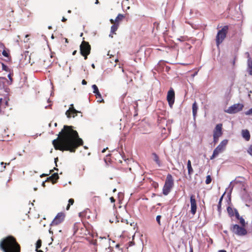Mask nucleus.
<instances>
[{
    "label": "nucleus",
    "instance_id": "obj_1",
    "mask_svg": "<svg viewBox=\"0 0 252 252\" xmlns=\"http://www.w3.org/2000/svg\"><path fill=\"white\" fill-rule=\"evenodd\" d=\"M52 144L56 150L74 153L79 146L83 144V141L73 126L64 125L58 137L52 141Z\"/></svg>",
    "mask_w": 252,
    "mask_h": 252
},
{
    "label": "nucleus",
    "instance_id": "obj_2",
    "mask_svg": "<svg viewBox=\"0 0 252 252\" xmlns=\"http://www.w3.org/2000/svg\"><path fill=\"white\" fill-rule=\"evenodd\" d=\"M0 250L3 252H20V247L13 236L8 235L0 241Z\"/></svg>",
    "mask_w": 252,
    "mask_h": 252
},
{
    "label": "nucleus",
    "instance_id": "obj_3",
    "mask_svg": "<svg viewBox=\"0 0 252 252\" xmlns=\"http://www.w3.org/2000/svg\"><path fill=\"white\" fill-rule=\"evenodd\" d=\"M174 186V180L171 174H168L162 189V193L167 195Z\"/></svg>",
    "mask_w": 252,
    "mask_h": 252
},
{
    "label": "nucleus",
    "instance_id": "obj_4",
    "mask_svg": "<svg viewBox=\"0 0 252 252\" xmlns=\"http://www.w3.org/2000/svg\"><path fill=\"white\" fill-rule=\"evenodd\" d=\"M228 26H224L221 30H220L217 34L216 37V44L218 46L221 44L224 38L226 37V34L228 32Z\"/></svg>",
    "mask_w": 252,
    "mask_h": 252
},
{
    "label": "nucleus",
    "instance_id": "obj_5",
    "mask_svg": "<svg viewBox=\"0 0 252 252\" xmlns=\"http://www.w3.org/2000/svg\"><path fill=\"white\" fill-rule=\"evenodd\" d=\"M246 226L239 225L238 224H232L230 227V230L234 234L238 236H245L247 234V230L245 228Z\"/></svg>",
    "mask_w": 252,
    "mask_h": 252
},
{
    "label": "nucleus",
    "instance_id": "obj_6",
    "mask_svg": "<svg viewBox=\"0 0 252 252\" xmlns=\"http://www.w3.org/2000/svg\"><path fill=\"white\" fill-rule=\"evenodd\" d=\"M244 107V105L242 103H236L229 107L225 112L228 114H233L237 113L241 111Z\"/></svg>",
    "mask_w": 252,
    "mask_h": 252
},
{
    "label": "nucleus",
    "instance_id": "obj_7",
    "mask_svg": "<svg viewBox=\"0 0 252 252\" xmlns=\"http://www.w3.org/2000/svg\"><path fill=\"white\" fill-rule=\"evenodd\" d=\"M91 49V46L88 42L83 41L80 45V52L81 55H89Z\"/></svg>",
    "mask_w": 252,
    "mask_h": 252
},
{
    "label": "nucleus",
    "instance_id": "obj_8",
    "mask_svg": "<svg viewBox=\"0 0 252 252\" xmlns=\"http://www.w3.org/2000/svg\"><path fill=\"white\" fill-rule=\"evenodd\" d=\"M65 218V215L63 212H60L58 213L57 216L55 217V218L54 219V220H52L51 223H50L51 226H54V225H57L61 222H62Z\"/></svg>",
    "mask_w": 252,
    "mask_h": 252
},
{
    "label": "nucleus",
    "instance_id": "obj_9",
    "mask_svg": "<svg viewBox=\"0 0 252 252\" xmlns=\"http://www.w3.org/2000/svg\"><path fill=\"white\" fill-rule=\"evenodd\" d=\"M166 98L168 102L169 106L170 108H172L175 101V92L172 88H171L168 91Z\"/></svg>",
    "mask_w": 252,
    "mask_h": 252
},
{
    "label": "nucleus",
    "instance_id": "obj_10",
    "mask_svg": "<svg viewBox=\"0 0 252 252\" xmlns=\"http://www.w3.org/2000/svg\"><path fill=\"white\" fill-rule=\"evenodd\" d=\"M190 213L193 215H195L197 210L196 201L195 200V195L191 194L190 195Z\"/></svg>",
    "mask_w": 252,
    "mask_h": 252
},
{
    "label": "nucleus",
    "instance_id": "obj_11",
    "mask_svg": "<svg viewBox=\"0 0 252 252\" xmlns=\"http://www.w3.org/2000/svg\"><path fill=\"white\" fill-rule=\"evenodd\" d=\"M227 139H224L220 143V144L214 149L219 154L225 148L226 145L228 143Z\"/></svg>",
    "mask_w": 252,
    "mask_h": 252
},
{
    "label": "nucleus",
    "instance_id": "obj_12",
    "mask_svg": "<svg viewBox=\"0 0 252 252\" xmlns=\"http://www.w3.org/2000/svg\"><path fill=\"white\" fill-rule=\"evenodd\" d=\"M59 179V176L58 173H54L51 176L47 177L46 179V181L47 182L52 183V184H56Z\"/></svg>",
    "mask_w": 252,
    "mask_h": 252
},
{
    "label": "nucleus",
    "instance_id": "obj_13",
    "mask_svg": "<svg viewBox=\"0 0 252 252\" xmlns=\"http://www.w3.org/2000/svg\"><path fill=\"white\" fill-rule=\"evenodd\" d=\"M71 112H73V113H81L80 111H79L77 110L76 109L74 108V105H73V104H71L70 105L69 109H68L65 112V115H66V117L68 118H71Z\"/></svg>",
    "mask_w": 252,
    "mask_h": 252
},
{
    "label": "nucleus",
    "instance_id": "obj_14",
    "mask_svg": "<svg viewBox=\"0 0 252 252\" xmlns=\"http://www.w3.org/2000/svg\"><path fill=\"white\" fill-rule=\"evenodd\" d=\"M216 134L218 136H221L222 134V124H217L215 128L214 131V134Z\"/></svg>",
    "mask_w": 252,
    "mask_h": 252
},
{
    "label": "nucleus",
    "instance_id": "obj_15",
    "mask_svg": "<svg viewBox=\"0 0 252 252\" xmlns=\"http://www.w3.org/2000/svg\"><path fill=\"white\" fill-rule=\"evenodd\" d=\"M92 88L93 90V93L95 94L96 98H101L102 96L99 91L97 86L96 85L94 84L92 86Z\"/></svg>",
    "mask_w": 252,
    "mask_h": 252
},
{
    "label": "nucleus",
    "instance_id": "obj_16",
    "mask_svg": "<svg viewBox=\"0 0 252 252\" xmlns=\"http://www.w3.org/2000/svg\"><path fill=\"white\" fill-rule=\"evenodd\" d=\"M198 110V105L197 102L195 101L192 105V115L194 120H195V118L197 115Z\"/></svg>",
    "mask_w": 252,
    "mask_h": 252
},
{
    "label": "nucleus",
    "instance_id": "obj_17",
    "mask_svg": "<svg viewBox=\"0 0 252 252\" xmlns=\"http://www.w3.org/2000/svg\"><path fill=\"white\" fill-rule=\"evenodd\" d=\"M242 136L246 141H249L251 138L250 133L248 129H243L242 130Z\"/></svg>",
    "mask_w": 252,
    "mask_h": 252
},
{
    "label": "nucleus",
    "instance_id": "obj_18",
    "mask_svg": "<svg viewBox=\"0 0 252 252\" xmlns=\"http://www.w3.org/2000/svg\"><path fill=\"white\" fill-rule=\"evenodd\" d=\"M241 199L246 202L250 199V196L245 189H244V190L241 194Z\"/></svg>",
    "mask_w": 252,
    "mask_h": 252
},
{
    "label": "nucleus",
    "instance_id": "obj_19",
    "mask_svg": "<svg viewBox=\"0 0 252 252\" xmlns=\"http://www.w3.org/2000/svg\"><path fill=\"white\" fill-rule=\"evenodd\" d=\"M235 180L232 181L229 184V188L230 189H229V191H228V192L227 193V197L228 198V201L229 202H231V193H232V190H233V186H232V184L233 182H235Z\"/></svg>",
    "mask_w": 252,
    "mask_h": 252
},
{
    "label": "nucleus",
    "instance_id": "obj_20",
    "mask_svg": "<svg viewBox=\"0 0 252 252\" xmlns=\"http://www.w3.org/2000/svg\"><path fill=\"white\" fill-rule=\"evenodd\" d=\"M2 55L7 58V59L5 60L6 62H10L11 61V57L9 54V51L8 49L5 50L4 49H3L2 52Z\"/></svg>",
    "mask_w": 252,
    "mask_h": 252
},
{
    "label": "nucleus",
    "instance_id": "obj_21",
    "mask_svg": "<svg viewBox=\"0 0 252 252\" xmlns=\"http://www.w3.org/2000/svg\"><path fill=\"white\" fill-rule=\"evenodd\" d=\"M153 156V160L156 162V163L158 164V167L161 166V162L159 159V157L158 155L156 153H153L152 154Z\"/></svg>",
    "mask_w": 252,
    "mask_h": 252
},
{
    "label": "nucleus",
    "instance_id": "obj_22",
    "mask_svg": "<svg viewBox=\"0 0 252 252\" xmlns=\"http://www.w3.org/2000/svg\"><path fill=\"white\" fill-rule=\"evenodd\" d=\"M225 193V191L223 193V194L221 195V196L220 197V199H219V202H218V204L217 205V207H218V211L219 212V213H221V203H222V201L223 200V196L224 195Z\"/></svg>",
    "mask_w": 252,
    "mask_h": 252
},
{
    "label": "nucleus",
    "instance_id": "obj_23",
    "mask_svg": "<svg viewBox=\"0 0 252 252\" xmlns=\"http://www.w3.org/2000/svg\"><path fill=\"white\" fill-rule=\"evenodd\" d=\"M6 81H7V79L5 77H0V90H1L4 88V86Z\"/></svg>",
    "mask_w": 252,
    "mask_h": 252
},
{
    "label": "nucleus",
    "instance_id": "obj_24",
    "mask_svg": "<svg viewBox=\"0 0 252 252\" xmlns=\"http://www.w3.org/2000/svg\"><path fill=\"white\" fill-rule=\"evenodd\" d=\"M227 212L230 217H232L234 216V209H232L231 207L228 206L227 207Z\"/></svg>",
    "mask_w": 252,
    "mask_h": 252
},
{
    "label": "nucleus",
    "instance_id": "obj_25",
    "mask_svg": "<svg viewBox=\"0 0 252 252\" xmlns=\"http://www.w3.org/2000/svg\"><path fill=\"white\" fill-rule=\"evenodd\" d=\"M119 27V23L114 24L111 27V33H115V32L118 30Z\"/></svg>",
    "mask_w": 252,
    "mask_h": 252
},
{
    "label": "nucleus",
    "instance_id": "obj_26",
    "mask_svg": "<svg viewBox=\"0 0 252 252\" xmlns=\"http://www.w3.org/2000/svg\"><path fill=\"white\" fill-rule=\"evenodd\" d=\"M125 17V15L123 14H119L115 20V23H119V22L121 21Z\"/></svg>",
    "mask_w": 252,
    "mask_h": 252
},
{
    "label": "nucleus",
    "instance_id": "obj_27",
    "mask_svg": "<svg viewBox=\"0 0 252 252\" xmlns=\"http://www.w3.org/2000/svg\"><path fill=\"white\" fill-rule=\"evenodd\" d=\"M13 73L10 72V73H9V74L7 75V77L9 79V81L7 80V81H6V82H7V84L8 85H11L13 82V79L12 78V76H13Z\"/></svg>",
    "mask_w": 252,
    "mask_h": 252
},
{
    "label": "nucleus",
    "instance_id": "obj_28",
    "mask_svg": "<svg viewBox=\"0 0 252 252\" xmlns=\"http://www.w3.org/2000/svg\"><path fill=\"white\" fill-rule=\"evenodd\" d=\"M2 69L6 72H11L10 69L9 68L7 65L5 64L4 63H1Z\"/></svg>",
    "mask_w": 252,
    "mask_h": 252
},
{
    "label": "nucleus",
    "instance_id": "obj_29",
    "mask_svg": "<svg viewBox=\"0 0 252 252\" xmlns=\"http://www.w3.org/2000/svg\"><path fill=\"white\" fill-rule=\"evenodd\" d=\"M42 241L40 239H38L35 244V251H37L41 246Z\"/></svg>",
    "mask_w": 252,
    "mask_h": 252
},
{
    "label": "nucleus",
    "instance_id": "obj_30",
    "mask_svg": "<svg viewBox=\"0 0 252 252\" xmlns=\"http://www.w3.org/2000/svg\"><path fill=\"white\" fill-rule=\"evenodd\" d=\"M238 220H239L240 223L241 225H242L243 226H246V224H247V223L246 222L244 219L242 217H241L240 219H239Z\"/></svg>",
    "mask_w": 252,
    "mask_h": 252
},
{
    "label": "nucleus",
    "instance_id": "obj_31",
    "mask_svg": "<svg viewBox=\"0 0 252 252\" xmlns=\"http://www.w3.org/2000/svg\"><path fill=\"white\" fill-rule=\"evenodd\" d=\"M212 180V177H211V175H208L206 176L205 183L207 185L211 183Z\"/></svg>",
    "mask_w": 252,
    "mask_h": 252
},
{
    "label": "nucleus",
    "instance_id": "obj_32",
    "mask_svg": "<svg viewBox=\"0 0 252 252\" xmlns=\"http://www.w3.org/2000/svg\"><path fill=\"white\" fill-rule=\"evenodd\" d=\"M88 210H89L88 209H87V210H84V211H83L82 212H80L79 213V217H80V218L85 217L86 216L87 212V211Z\"/></svg>",
    "mask_w": 252,
    "mask_h": 252
},
{
    "label": "nucleus",
    "instance_id": "obj_33",
    "mask_svg": "<svg viewBox=\"0 0 252 252\" xmlns=\"http://www.w3.org/2000/svg\"><path fill=\"white\" fill-rule=\"evenodd\" d=\"M234 216H235V218L236 219L238 220L239 219H240L241 216L239 215V213L238 211V210L236 208H234Z\"/></svg>",
    "mask_w": 252,
    "mask_h": 252
},
{
    "label": "nucleus",
    "instance_id": "obj_34",
    "mask_svg": "<svg viewBox=\"0 0 252 252\" xmlns=\"http://www.w3.org/2000/svg\"><path fill=\"white\" fill-rule=\"evenodd\" d=\"M220 136H218L216 134H213V142L216 143L218 142L219 138Z\"/></svg>",
    "mask_w": 252,
    "mask_h": 252
},
{
    "label": "nucleus",
    "instance_id": "obj_35",
    "mask_svg": "<svg viewBox=\"0 0 252 252\" xmlns=\"http://www.w3.org/2000/svg\"><path fill=\"white\" fill-rule=\"evenodd\" d=\"M248 68H252V61L250 58L248 59Z\"/></svg>",
    "mask_w": 252,
    "mask_h": 252
},
{
    "label": "nucleus",
    "instance_id": "obj_36",
    "mask_svg": "<svg viewBox=\"0 0 252 252\" xmlns=\"http://www.w3.org/2000/svg\"><path fill=\"white\" fill-rule=\"evenodd\" d=\"M161 218V215H158L156 217V221L159 225H161L160 220Z\"/></svg>",
    "mask_w": 252,
    "mask_h": 252
},
{
    "label": "nucleus",
    "instance_id": "obj_37",
    "mask_svg": "<svg viewBox=\"0 0 252 252\" xmlns=\"http://www.w3.org/2000/svg\"><path fill=\"white\" fill-rule=\"evenodd\" d=\"M246 115L252 116V107L245 112Z\"/></svg>",
    "mask_w": 252,
    "mask_h": 252
},
{
    "label": "nucleus",
    "instance_id": "obj_38",
    "mask_svg": "<svg viewBox=\"0 0 252 252\" xmlns=\"http://www.w3.org/2000/svg\"><path fill=\"white\" fill-rule=\"evenodd\" d=\"M219 155L218 153H217V151H213V154L211 156V157H210V159H214V158H215L218 155Z\"/></svg>",
    "mask_w": 252,
    "mask_h": 252
},
{
    "label": "nucleus",
    "instance_id": "obj_39",
    "mask_svg": "<svg viewBox=\"0 0 252 252\" xmlns=\"http://www.w3.org/2000/svg\"><path fill=\"white\" fill-rule=\"evenodd\" d=\"M247 152L252 156V145H251L247 150Z\"/></svg>",
    "mask_w": 252,
    "mask_h": 252
},
{
    "label": "nucleus",
    "instance_id": "obj_40",
    "mask_svg": "<svg viewBox=\"0 0 252 252\" xmlns=\"http://www.w3.org/2000/svg\"><path fill=\"white\" fill-rule=\"evenodd\" d=\"M188 168V175H191L193 172V168L192 167H188L187 168Z\"/></svg>",
    "mask_w": 252,
    "mask_h": 252
},
{
    "label": "nucleus",
    "instance_id": "obj_41",
    "mask_svg": "<svg viewBox=\"0 0 252 252\" xmlns=\"http://www.w3.org/2000/svg\"><path fill=\"white\" fill-rule=\"evenodd\" d=\"M10 164V162L7 163H4V162L2 161L0 162V164L1 165H4V166L3 167V169L0 171L1 172H2L3 171H4V170L5 169V168H6L5 167V165H9Z\"/></svg>",
    "mask_w": 252,
    "mask_h": 252
},
{
    "label": "nucleus",
    "instance_id": "obj_42",
    "mask_svg": "<svg viewBox=\"0 0 252 252\" xmlns=\"http://www.w3.org/2000/svg\"><path fill=\"white\" fill-rule=\"evenodd\" d=\"M74 203V199L72 198H70L68 200V205H72Z\"/></svg>",
    "mask_w": 252,
    "mask_h": 252
},
{
    "label": "nucleus",
    "instance_id": "obj_43",
    "mask_svg": "<svg viewBox=\"0 0 252 252\" xmlns=\"http://www.w3.org/2000/svg\"><path fill=\"white\" fill-rule=\"evenodd\" d=\"M90 243L94 246H96L97 245V241L95 240H92L90 242Z\"/></svg>",
    "mask_w": 252,
    "mask_h": 252
},
{
    "label": "nucleus",
    "instance_id": "obj_44",
    "mask_svg": "<svg viewBox=\"0 0 252 252\" xmlns=\"http://www.w3.org/2000/svg\"><path fill=\"white\" fill-rule=\"evenodd\" d=\"M191 167H192L191 161L190 160H188L187 162V168Z\"/></svg>",
    "mask_w": 252,
    "mask_h": 252
},
{
    "label": "nucleus",
    "instance_id": "obj_45",
    "mask_svg": "<svg viewBox=\"0 0 252 252\" xmlns=\"http://www.w3.org/2000/svg\"><path fill=\"white\" fill-rule=\"evenodd\" d=\"M153 186L155 188H157L158 187V183L154 182L153 183Z\"/></svg>",
    "mask_w": 252,
    "mask_h": 252
},
{
    "label": "nucleus",
    "instance_id": "obj_46",
    "mask_svg": "<svg viewBox=\"0 0 252 252\" xmlns=\"http://www.w3.org/2000/svg\"><path fill=\"white\" fill-rule=\"evenodd\" d=\"M121 155L122 156V158L125 161H126V160H128V158H126V156L124 155H122L121 154Z\"/></svg>",
    "mask_w": 252,
    "mask_h": 252
},
{
    "label": "nucleus",
    "instance_id": "obj_47",
    "mask_svg": "<svg viewBox=\"0 0 252 252\" xmlns=\"http://www.w3.org/2000/svg\"><path fill=\"white\" fill-rule=\"evenodd\" d=\"M5 48V46H4V45L1 42H0V49H4Z\"/></svg>",
    "mask_w": 252,
    "mask_h": 252
},
{
    "label": "nucleus",
    "instance_id": "obj_48",
    "mask_svg": "<svg viewBox=\"0 0 252 252\" xmlns=\"http://www.w3.org/2000/svg\"><path fill=\"white\" fill-rule=\"evenodd\" d=\"M81 83L83 85H86L87 84V82L85 80L83 79L82 80Z\"/></svg>",
    "mask_w": 252,
    "mask_h": 252
},
{
    "label": "nucleus",
    "instance_id": "obj_49",
    "mask_svg": "<svg viewBox=\"0 0 252 252\" xmlns=\"http://www.w3.org/2000/svg\"><path fill=\"white\" fill-rule=\"evenodd\" d=\"M248 71L249 74L252 76V68H248Z\"/></svg>",
    "mask_w": 252,
    "mask_h": 252
},
{
    "label": "nucleus",
    "instance_id": "obj_50",
    "mask_svg": "<svg viewBox=\"0 0 252 252\" xmlns=\"http://www.w3.org/2000/svg\"><path fill=\"white\" fill-rule=\"evenodd\" d=\"M4 90V91L6 93H8L9 91V89L7 87H5V85L4 86V88H3Z\"/></svg>",
    "mask_w": 252,
    "mask_h": 252
},
{
    "label": "nucleus",
    "instance_id": "obj_51",
    "mask_svg": "<svg viewBox=\"0 0 252 252\" xmlns=\"http://www.w3.org/2000/svg\"><path fill=\"white\" fill-rule=\"evenodd\" d=\"M110 201L112 202V203H114L115 201V199H114V198L113 197H111L110 198Z\"/></svg>",
    "mask_w": 252,
    "mask_h": 252
},
{
    "label": "nucleus",
    "instance_id": "obj_52",
    "mask_svg": "<svg viewBox=\"0 0 252 252\" xmlns=\"http://www.w3.org/2000/svg\"><path fill=\"white\" fill-rule=\"evenodd\" d=\"M77 113H73V112L71 113V114H72V117H73V118H75V117H76L77 116Z\"/></svg>",
    "mask_w": 252,
    "mask_h": 252
},
{
    "label": "nucleus",
    "instance_id": "obj_53",
    "mask_svg": "<svg viewBox=\"0 0 252 252\" xmlns=\"http://www.w3.org/2000/svg\"><path fill=\"white\" fill-rule=\"evenodd\" d=\"M58 170H59L58 168H57V167H54L53 169L50 170V173L52 172L53 170L58 171Z\"/></svg>",
    "mask_w": 252,
    "mask_h": 252
},
{
    "label": "nucleus",
    "instance_id": "obj_54",
    "mask_svg": "<svg viewBox=\"0 0 252 252\" xmlns=\"http://www.w3.org/2000/svg\"><path fill=\"white\" fill-rule=\"evenodd\" d=\"M48 174L43 173V174H42L40 176V177L41 178H42V177H43L46 176H48Z\"/></svg>",
    "mask_w": 252,
    "mask_h": 252
},
{
    "label": "nucleus",
    "instance_id": "obj_55",
    "mask_svg": "<svg viewBox=\"0 0 252 252\" xmlns=\"http://www.w3.org/2000/svg\"><path fill=\"white\" fill-rule=\"evenodd\" d=\"M46 182H47V181H46V180H45L44 181H43V182L42 183L41 185H42V187H45V183H46Z\"/></svg>",
    "mask_w": 252,
    "mask_h": 252
},
{
    "label": "nucleus",
    "instance_id": "obj_56",
    "mask_svg": "<svg viewBox=\"0 0 252 252\" xmlns=\"http://www.w3.org/2000/svg\"><path fill=\"white\" fill-rule=\"evenodd\" d=\"M54 161H55V163L56 164V166H57V162L58 161V158H55Z\"/></svg>",
    "mask_w": 252,
    "mask_h": 252
},
{
    "label": "nucleus",
    "instance_id": "obj_57",
    "mask_svg": "<svg viewBox=\"0 0 252 252\" xmlns=\"http://www.w3.org/2000/svg\"><path fill=\"white\" fill-rule=\"evenodd\" d=\"M67 20V19L65 18V17H63L62 19V21L63 22H65Z\"/></svg>",
    "mask_w": 252,
    "mask_h": 252
},
{
    "label": "nucleus",
    "instance_id": "obj_58",
    "mask_svg": "<svg viewBox=\"0 0 252 252\" xmlns=\"http://www.w3.org/2000/svg\"><path fill=\"white\" fill-rule=\"evenodd\" d=\"M121 221L123 222L126 221L127 224L128 223V221H127V220H125L124 219H122Z\"/></svg>",
    "mask_w": 252,
    "mask_h": 252
},
{
    "label": "nucleus",
    "instance_id": "obj_59",
    "mask_svg": "<svg viewBox=\"0 0 252 252\" xmlns=\"http://www.w3.org/2000/svg\"><path fill=\"white\" fill-rule=\"evenodd\" d=\"M97 101L98 102H104V100L103 99H102V98H101V99H99L98 100H97Z\"/></svg>",
    "mask_w": 252,
    "mask_h": 252
},
{
    "label": "nucleus",
    "instance_id": "obj_60",
    "mask_svg": "<svg viewBox=\"0 0 252 252\" xmlns=\"http://www.w3.org/2000/svg\"><path fill=\"white\" fill-rule=\"evenodd\" d=\"M218 252H226V251L225 250H220L218 251Z\"/></svg>",
    "mask_w": 252,
    "mask_h": 252
},
{
    "label": "nucleus",
    "instance_id": "obj_61",
    "mask_svg": "<svg viewBox=\"0 0 252 252\" xmlns=\"http://www.w3.org/2000/svg\"><path fill=\"white\" fill-rule=\"evenodd\" d=\"M89 55H82L83 57H84V59L85 60H86L87 59V56H88Z\"/></svg>",
    "mask_w": 252,
    "mask_h": 252
},
{
    "label": "nucleus",
    "instance_id": "obj_62",
    "mask_svg": "<svg viewBox=\"0 0 252 252\" xmlns=\"http://www.w3.org/2000/svg\"><path fill=\"white\" fill-rule=\"evenodd\" d=\"M187 179H188L189 181H190V180H191V175H189V177H188H188H187Z\"/></svg>",
    "mask_w": 252,
    "mask_h": 252
},
{
    "label": "nucleus",
    "instance_id": "obj_63",
    "mask_svg": "<svg viewBox=\"0 0 252 252\" xmlns=\"http://www.w3.org/2000/svg\"><path fill=\"white\" fill-rule=\"evenodd\" d=\"M77 53V51L76 50H74L73 52H72V55H75Z\"/></svg>",
    "mask_w": 252,
    "mask_h": 252
},
{
    "label": "nucleus",
    "instance_id": "obj_64",
    "mask_svg": "<svg viewBox=\"0 0 252 252\" xmlns=\"http://www.w3.org/2000/svg\"><path fill=\"white\" fill-rule=\"evenodd\" d=\"M107 149V148H106L103 149L102 150V153H104V152L106 151V149Z\"/></svg>",
    "mask_w": 252,
    "mask_h": 252
}]
</instances>
